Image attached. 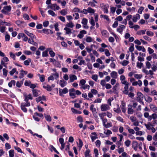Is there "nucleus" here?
Segmentation results:
<instances>
[{
  "label": "nucleus",
  "instance_id": "obj_1",
  "mask_svg": "<svg viewBox=\"0 0 157 157\" xmlns=\"http://www.w3.org/2000/svg\"><path fill=\"white\" fill-rule=\"evenodd\" d=\"M144 95L140 92H138L137 93V97L136 100L140 103H141L144 99Z\"/></svg>",
  "mask_w": 157,
  "mask_h": 157
},
{
  "label": "nucleus",
  "instance_id": "obj_2",
  "mask_svg": "<svg viewBox=\"0 0 157 157\" xmlns=\"http://www.w3.org/2000/svg\"><path fill=\"white\" fill-rule=\"evenodd\" d=\"M100 108L102 111H106L110 109L109 106L106 104H102Z\"/></svg>",
  "mask_w": 157,
  "mask_h": 157
},
{
  "label": "nucleus",
  "instance_id": "obj_3",
  "mask_svg": "<svg viewBox=\"0 0 157 157\" xmlns=\"http://www.w3.org/2000/svg\"><path fill=\"white\" fill-rule=\"evenodd\" d=\"M11 9V7L10 6H4L1 11L2 13L6 14L7 12L10 11Z\"/></svg>",
  "mask_w": 157,
  "mask_h": 157
},
{
  "label": "nucleus",
  "instance_id": "obj_4",
  "mask_svg": "<svg viewBox=\"0 0 157 157\" xmlns=\"http://www.w3.org/2000/svg\"><path fill=\"white\" fill-rule=\"evenodd\" d=\"M24 37V38H23V40L25 41H26L28 40V38L24 33H19L17 36V38L19 39L21 37Z\"/></svg>",
  "mask_w": 157,
  "mask_h": 157
},
{
  "label": "nucleus",
  "instance_id": "obj_5",
  "mask_svg": "<svg viewBox=\"0 0 157 157\" xmlns=\"http://www.w3.org/2000/svg\"><path fill=\"white\" fill-rule=\"evenodd\" d=\"M77 79L76 75H69V82H72Z\"/></svg>",
  "mask_w": 157,
  "mask_h": 157
},
{
  "label": "nucleus",
  "instance_id": "obj_6",
  "mask_svg": "<svg viewBox=\"0 0 157 157\" xmlns=\"http://www.w3.org/2000/svg\"><path fill=\"white\" fill-rule=\"evenodd\" d=\"M125 26L122 25H120L117 29V31L121 34L124 29H125Z\"/></svg>",
  "mask_w": 157,
  "mask_h": 157
},
{
  "label": "nucleus",
  "instance_id": "obj_7",
  "mask_svg": "<svg viewBox=\"0 0 157 157\" xmlns=\"http://www.w3.org/2000/svg\"><path fill=\"white\" fill-rule=\"evenodd\" d=\"M50 9L54 10H58L60 9V7L57 6L56 4H51Z\"/></svg>",
  "mask_w": 157,
  "mask_h": 157
},
{
  "label": "nucleus",
  "instance_id": "obj_8",
  "mask_svg": "<svg viewBox=\"0 0 157 157\" xmlns=\"http://www.w3.org/2000/svg\"><path fill=\"white\" fill-rule=\"evenodd\" d=\"M69 94L70 96H71V97L74 98L75 97V90L73 88L69 90Z\"/></svg>",
  "mask_w": 157,
  "mask_h": 157
},
{
  "label": "nucleus",
  "instance_id": "obj_9",
  "mask_svg": "<svg viewBox=\"0 0 157 157\" xmlns=\"http://www.w3.org/2000/svg\"><path fill=\"white\" fill-rule=\"evenodd\" d=\"M150 107L151 109L154 112L157 113V107L152 104H151Z\"/></svg>",
  "mask_w": 157,
  "mask_h": 157
},
{
  "label": "nucleus",
  "instance_id": "obj_10",
  "mask_svg": "<svg viewBox=\"0 0 157 157\" xmlns=\"http://www.w3.org/2000/svg\"><path fill=\"white\" fill-rule=\"evenodd\" d=\"M68 92V90L67 88H65L62 90L61 89L59 90V94L60 95H62L63 94H66Z\"/></svg>",
  "mask_w": 157,
  "mask_h": 157
},
{
  "label": "nucleus",
  "instance_id": "obj_11",
  "mask_svg": "<svg viewBox=\"0 0 157 157\" xmlns=\"http://www.w3.org/2000/svg\"><path fill=\"white\" fill-rule=\"evenodd\" d=\"M27 73V72L26 71H24L23 70H21V73H20L19 78H23L25 75H26Z\"/></svg>",
  "mask_w": 157,
  "mask_h": 157
},
{
  "label": "nucleus",
  "instance_id": "obj_12",
  "mask_svg": "<svg viewBox=\"0 0 157 157\" xmlns=\"http://www.w3.org/2000/svg\"><path fill=\"white\" fill-rule=\"evenodd\" d=\"M114 111L118 113H120L121 112V111L119 105H117L116 107L113 108Z\"/></svg>",
  "mask_w": 157,
  "mask_h": 157
},
{
  "label": "nucleus",
  "instance_id": "obj_13",
  "mask_svg": "<svg viewBox=\"0 0 157 157\" xmlns=\"http://www.w3.org/2000/svg\"><path fill=\"white\" fill-rule=\"evenodd\" d=\"M91 134L92 135H94V136H91L90 137L92 140V141L93 142H94V140L98 139V137H97V133L95 132H92L91 133Z\"/></svg>",
  "mask_w": 157,
  "mask_h": 157
},
{
  "label": "nucleus",
  "instance_id": "obj_14",
  "mask_svg": "<svg viewBox=\"0 0 157 157\" xmlns=\"http://www.w3.org/2000/svg\"><path fill=\"white\" fill-rule=\"evenodd\" d=\"M140 15L138 14H136L135 15L133 16L132 18L133 21L134 22H136L138 19L140 18Z\"/></svg>",
  "mask_w": 157,
  "mask_h": 157
},
{
  "label": "nucleus",
  "instance_id": "obj_15",
  "mask_svg": "<svg viewBox=\"0 0 157 157\" xmlns=\"http://www.w3.org/2000/svg\"><path fill=\"white\" fill-rule=\"evenodd\" d=\"M24 32L28 36L30 37L31 38H35V36L33 34L29 33V32L26 30H24Z\"/></svg>",
  "mask_w": 157,
  "mask_h": 157
},
{
  "label": "nucleus",
  "instance_id": "obj_16",
  "mask_svg": "<svg viewBox=\"0 0 157 157\" xmlns=\"http://www.w3.org/2000/svg\"><path fill=\"white\" fill-rule=\"evenodd\" d=\"M59 83L61 87H63L67 84V82L63 80H60Z\"/></svg>",
  "mask_w": 157,
  "mask_h": 157
},
{
  "label": "nucleus",
  "instance_id": "obj_17",
  "mask_svg": "<svg viewBox=\"0 0 157 157\" xmlns=\"http://www.w3.org/2000/svg\"><path fill=\"white\" fill-rule=\"evenodd\" d=\"M36 101L38 102L41 100H45L46 98L44 96H40L38 98H36Z\"/></svg>",
  "mask_w": 157,
  "mask_h": 157
},
{
  "label": "nucleus",
  "instance_id": "obj_18",
  "mask_svg": "<svg viewBox=\"0 0 157 157\" xmlns=\"http://www.w3.org/2000/svg\"><path fill=\"white\" fill-rule=\"evenodd\" d=\"M136 48L139 51H142L143 52H144L146 50L143 46H136Z\"/></svg>",
  "mask_w": 157,
  "mask_h": 157
},
{
  "label": "nucleus",
  "instance_id": "obj_19",
  "mask_svg": "<svg viewBox=\"0 0 157 157\" xmlns=\"http://www.w3.org/2000/svg\"><path fill=\"white\" fill-rule=\"evenodd\" d=\"M101 34L103 36L106 37L108 36L109 33L105 30H103L101 31Z\"/></svg>",
  "mask_w": 157,
  "mask_h": 157
},
{
  "label": "nucleus",
  "instance_id": "obj_20",
  "mask_svg": "<svg viewBox=\"0 0 157 157\" xmlns=\"http://www.w3.org/2000/svg\"><path fill=\"white\" fill-rule=\"evenodd\" d=\"M111 76L113 78H116L117 76V74L116 72L115 71H113L110 73Z\"/></svg>",
  "mask_w": 157,
  "mask_h": 157
},
{
  "label": "nucleus",
  "instance_id": "obj_21",
  "mask_svg": "<svg viewBox=\"0 0 157 157\" xmlns=\"http://www.w3.org/2000/svg\"><path fill=\"white\" fill-rule=\"evenodd\" d=\"M44 115L46 121L49 122L51 121L52 119L50 115L44 114Z\"/></svg>",
  "mask_w": 157,
  "mask_h": 157
},
{
  "label": "nucleus",
  "instance_id": "obj_22",
  "mask_svg": "<svg viewBox=\"0 0 157 157\" xmlns=\"http://www.w3.org/2000/svg\"><path fill=\"white\" fill-rule=\"evenodd\" d=\"M60 13L63 15H65L67 13V10L65 9L60 11Z\"/></svg>",
  "mask_w": 157,
  "mask_h": 157
},
{
  "label": "nucleus",
  "instance_id": "obj_23",
  "mask_svg": "<svg viewBox=\"0 0 157 157\" xmlns=\"http://www.w3.org/2000/svg\"><path fill=\"white\" fill-rule=\"evenodd\" d=\"M132 107H128V113L129 114H132L134 113V110Z\"/></svg>",
  "mask_w": 157,
  "mask_h": 157
},
{
  "label": "nucleus",
  "instance_id": "obj_24",
  "mask_svg": "<svg viewBox=\"0 0 157 157\" xmlns=\"http://www.w3.org/2000/svg\"><path fill=\"white\" fill-rule=\"evenodd\" d=\"M49 50V48L47 49L46 51L43 52L42 56L43 57H47L48 56V52Z\"/></svg>",
  "mask_w": 157,
  "mask_h": 157
},
{
  "label": "nucleus",
  "instance_id": "obj_25",
  "mask_svg": "<svg viewBox=\"0 0 157 157\" xmlns=\"http://www.w3.org/2000/svg\"><path fill=\"white\" fill-rule=\"evenodd\" d=\"M43 87L44 88L46 89L48 91H51L52 90L51 86L49 85L44 86Z\"/></svg>",
  "mask_w": 157,
  "mask_h": 157
},
{
  "label": "nucleus",
  "instance_id": "obj_26",
  "mask_svg": "<svg viewBox=\"0 0 157 157\" xmlns=\"http://www.w3.org/2000/svg\"><path fill=\"white\" fill-rule=\"evenodd\" d=\"M64 30L66 31V34H70L71 33V30L68 27H65L64 28Z\"/></svg>",
  "mask_w": 157,
  "mask_h": 157
},
{
  "label": "nucleus",
  "instance_id": "obj_27",
  "mask_svg": "<svg viewBox=\"0 0 157 157\" xmlns=\"http://www.w3.org/2000/svg\"><path fill=\"white\" fill-rule=\"evenodd\" d=\"M94 105L93 104H91L90 106V109L92 111V113L95 112L96 111V109L94 107Z\"/></svg>",
  "mask_w": 157,
  "mask_h": 157
},
{
  "label": "nucleus",
  "instance_id": "obj_28",
  "mask_svg": "<svg viewBox=\"0 0 157 157\" xmlns=\"http://www.w3.org/2000/svg\"><path fill=\"white\" fill-rule=\"evenodd\" d=\"M31 61V59L29 58L27 60H26L24 62V63L25 65L28 66L29 65Z\"/></svg>",
  "mask_w": 157,
  "mask_h": 157
},
{
  "label": "nucleus",
  "instance_id": "obj_29",
  "mask_svg": "<svg viewBox=\"0 0 157 157\" xmlns=\"http://www.w3.org/2000/svg\"><path fill=\"white\" fill-rule=\"evenodd\" d=\"M146 30H141L138 31L137 32L136 34L139 35H143L145 34Z\"/></svg>",
  "mask_w": 157,
  "mask_h": 157
},
{
  "label": "nucleus",
  "instance_id": "obj_30",
  "mask_svg": "<svg viewBox=\"0 0 157 157\" xmlns=\"http://www.w3.org/2000/svg\"><path fill=\"white\" fill-rule=\"evenodd\" d=\"M14 152L13 150H10L9 151V155L10 157H13Z\"/></svg>",
  "mask_w": 157,
  "mask_h": 157
},
{
  "label": "nucleus",
  "instance_id": "obj_31",
  "mask_svg": "<svg viewBox=\"0 0 157 157\" xmlns=\"http://www.w3.org/2000/svg\"><path fill=\"white\" fill-rule=\"evenodd\" d=\"M71 109L72 112L74 113L81 114L82 113V112L81 111H78V110L74 109V108H71Z\"/></svg>",
  "mask_w": 157,
  "mask_h": 157
},
{
  "label": "nucleus",
  "instance_id": "obj_32",
  "mask_svg": "<svg viewBox=\"0 0 157 157\" xmlns=\"http://www.w3.org/2000/svg\"><path fill=\"white\" fill-rule=\"evenodd\" d=\"M144 125L146 127L147 129L150 130L151 129V126L152 125L151 124L150 122H148L147 124H144Z\"/></svg>",
  "mask_w": 157,
  "mask_h": 157
},
{
  "label": "nucleus",
  "instance_id": "obj_33",
  "mask_svg": "<svg viewBox=\"0 0 157 157\" xmlns=\"http://www.w3.org/2000/svg\"><path fill=\"white\" fill-rule=\"evenodd\" d=\"M86 81L84 79H82L80 80L79 82V86H82L83 85H85L86 83Z\"/></svg>",
  "mask_w": 157,
  "mask_h": 157
},
{
  "label": "nucleus",
  "instance_id": "obj_34",
  "mask_svg": "<svg viewBox=\"0 0 157 157\" xmlns=\"http://www.w3.org/2000/svg\"><path fill=\"white\" fill-rule=\"evenodd\" d=\"M15 83V81L13 80H12L10 82L8 83V85L9 86L11 87L13 85H14Z\"/></svg>",
  "mask_w": 157,
  "mask_h": 157
},
{
  "label": "nucleus",
  "instance_id": "obj_35",
  "mask_svg": "<svg viewBox=\"0 0 157 157\" xmlns=\"http://www.w3.org/2000/svg\"><path fill=\"white\" fill-rule=\"evenodd\" d=\"M86 40L87 42H90L93 41V39L91 37L86 36Z\"/></svg>",
  "mask_w": 157,
  "mask_h": 157
},
{
  "label": "nucleus",
  "instance_id": "obj_36",
  "mask_svg": "<svg viewBox=\"0 0 157 157\" xmlns=\"http://www.w3.org/2000/svg\"><path fill=\"white\" fill-rule=\"evenodd\" d=\"M66 26L68 27L72 28L74 27V25L72 21H70L66 24Z\"/></svg>",
  "mask_w": 157,
  "mask_h": 157
},
{
  "label": "nucleus",
  "instance_id": "obj_37",
  "mask_svg": "<svg viewBox=\"0 0 157 157\" xmlns=\"http://www.w3.org/2000/svg\"><path fill=\"white\" fill-rule=\"evenodd\" d=\"M50 150L51 151H52V150L56 152L57 154H59V152L56 150V148L53 147L52 145L50 146Z\"/></svg>",
  "mask_w": 157,
  "mask_h": 157
},
{
  "label": "nucleus",
  "instance_id": "obj_38",
  "mask_svg": "<svg viewBox=\"0 0 157 157\" xmlns=\"http://www.w3.org/2000/svg\"><path fill=\"white\" fill-rule=\"evenodd\" d=\"M61 34V33H57V35L58 36L57 38V39H60L61 40H64V38L63 37H62L60 35Z\"/></svg>",
  "mask_w": 157,
  "mask_h": 157
},
{
  "label": "nucleus",
  "instance_id": "obj_39",
  "mask_svg": "<svg viewBox=\"0 0 157 157\" xmlns=\"http://www.w3.org/2000/svg\"><path fill=\"white\" fill-rule=\"evenodd\" d=\"M131 143V141L129 140H128L125 142L124 144L127 147H128L130 146Z\"/></svg>",
  "mask_w": 157,
  "mask_h": 157
},
{
  "label": "nucleus",
  "instance_id": "obj_40",
  "mask_svg": "<svg viewBox=\"0 0 157 157\" xmlns=\"http://www.w3.org/2000/svg\"><path fill=\"white\" fill-rule=\"evenodd\" d=\"M129 62L126 60H124L123 62H121V64L123 66H126L128 64Z\"/></svg>",
  "mask_w": 157,
  "mask_h": 157
},
{
  "label": "nucleus",
  "instance_id": "obj_41",
  "mask_svg": "<svg viewBox=\"0 0 157 157\" xmlns=\"http://www.w3.org/2000/svg\"><path fill=\"white\" fill-rule=\"evenodd\" d=\"M88 13H94L95 12L94 10L90 7H89L88 8Z\"/></svg>",
  "mask_w": 157,
  "mask_h": 157
},
{
  "label": "nucleus",
  "instance_id": "obj_42",
  "mask_svg": "<svg viewBox=\"0 0 157 157\" xmlns=\"http://www.w3.org/2000/svg\"><path fill=\"white\" fill-rule=\"evenodd\" d=\"M78 140L79 141V144L78 145V147L80 149L83 145V142L80 139H79Z\"/></svg>",
  "mask_w": 157,
  "mask_h": 157
},
{
  "label": "nucleus",
  "instance_id": "obj_43",
  "mask_svg": "<svg viewBox=\"0 0 157 157\" xmlns=\"http://www.w3.org/2000/svg\"><path fill=\"white\" fill-rule=\"evenodd\" d=\"M28 42L29 43L35 45V44L36 43L33 40V38H31V39L29 38L28 40Z\"/></svg>",
  "mask_w": 157,
  "mask_h": 157
},
{
  "label": "nucleus",
  "instance_id": "obj_44",
  "mask_svg": "<svg viewBox=\"0 0 157 157\" xmlns=\"http://www.w3.org/2000/svg\"><path fill=\"white\" fill-rule=\"evenodd\" d=\"M137 105V103L136 102H133L132 105H128V106H130L131 107H133L134 108H135L136 107Z\"/></svg>",
  "mask_w": 157,
  "mask_h": 157
},
{
  "label": "nucleus",
  "instance_id": "obj_45",
  "mask_svg": "<svg viewBox=\"0 0 157 157\" xmlns=\"http://www.w3.org/2000/svg\"><path fill=\"white\" fill-rule=\"evenodd\" d=\"M33 92V95L35 97H37L38 96V93L36 90L33 89L32 90Z\"/></svg>",
  "mask_w": 157,
  "mask_h": 157
},
{
  "label": "nucleus",
  "instance_id": "obj_46",
  "mask_svg": "<svg viewBox=\"0 0 157 157\" xmlns=\"http://www.w3.org/2000/svg\"><path fill=\"white\" fill-rule=\"evenodd\" d=\"M82 23L84 25H86L87 23V20L86 19L84 18L82 19Z\"/></svg>",
  "mask_w": 157,
  "mask_h": 157
},
{
  "label": "nucleus",
  "instance_id": "obj_47",
  "mask_svg": "<svg viewBox=\"0 0 157 157\" xmlns=\"http://www.w3.org/2000/svg\"><path fill=\"white\" fill-rule=\"evenodd\" d=\"M92 78L95 81H97L98 78V76L96 75H93L92 76Z\"/></svg>",
  "mask_w": 157,
  "mask_h": 157
},
{
  "label": "nucleus",
  "instance_id": "obj_48",
  "mask_svg": "<svg viewBox=\"0 0 157 157\" xmlns=\"http://www.w3.org/2000/svg\"><path fill=\"white\" fill-rule=\"evenodd\" d=\"M134 76L136 78L138 79H140L142 77V75H141L135 74Z\"/></svg>",
  "mask_w": 157,
  "mask_h": 157
},
{
  "label": "nucleus",
  "instance_id": "obj_49",
  "mask_svg": "<svg viewBox=\"0 0 157 157\" xmlns=\"http://www.w3.org/2000/svg\"><path fill=\"white\" fill-rule=\"evenodd\" d=\"M90 152V150L89 149L86 150V151L85 152V156L86 157L89 155V153Z\"/></svg>",
  "mask_w": 157,
  "mask_h": 157
},
{
  "label": "nucleus",
  "instance_id": "obj_50",
  "mask_svg": "<svg viewBox=\"0 0 157 157\" xmlns=\"http://www.w3.org/2000/svg\"><path fill=\"white\" fill-rule=\"evenodd\" d=\"M146 34L148 36H153L154 34L153 32L149 31H147Z\"/></svg>",
  "mask_w": 157,
  "mask_h": 157
},
{
  "label": "nucleus",
  "instance_id": "obj_51",
  "mask_svg": "<svg viewBox=\"0 0 157 157\" xmlns=\"http://www.w3.org/2000/svg\"><path fill=\"white\" fill-rule=\"evenodd\" d=\"M10 55L11 57L13 58L14 60H15V55L11 52H10Z\"/></svg>",
  "mask_w": 157,
  "mask_h": 157
},
{
  "label": "nucleus",
  "instance_id": "obj_52",
  "mask_svg": "<svg viewBox=\"0 0 157 157\" xmlns=\"http://www.w3.org/2000/svg\"><path fill=\"white\" fill-rule=\"evenodd\" d=\"M78 64L80 65H86V62L85 60L82 59V60L80 61V62L78 63Z\"/></svg>",
  "mask_w": 157,
  "mask_h": 157
},
{
  "label": "nucleus",
  "instance_id": "obj_53",
  "mask_svg": "<svg viewBox=\"0 0 157 157\" xmlns=\"http://www.w3.org/2000/svg\"><path fill=\"white\" fill-rule=\"evenodd\" d=\"M48 12L49 14L51 15L52 16H54L56 15L54 12L52 10H49Z\"/></svg>",
  "mask_w": 157,
  "mask_h": 157
},
{
  "label": "nucleus",
  "instance_id": "obj_54",
  "mask_svg": "<svg viewBox=\"0 0 157 157\" xmlns=\"http://www.w3.org/2000/svg\"><path fill=\"white\" fill-rule=\"evenodd\" d=\"M90 59L92 62H94L95 61V59L94 56L91 53L90 54Z\"/></svg>",
  "mask_w": 157,
  "mask_h": 157
},
{
  "label": "nucleus",
  "instance_id": "obj_55",
  "mask_svg": "<svg viewBox=\"0 0 157 157\" xmlns=\"http://www.w3.org/2000/svg\"><path fill=\"white\" fill-rule=\"evenodd\" d=\"M102 8L103 9V10L105 13H108V9L105 7V5H103V6H101Z\"/></svg>",
  "mask_w": 157,
  "mask_h": 157
},
{
  "label": "nucleus",
  "instance_id": "obj_56",
  "mask_svg": "<svg viewBox=\"0 0 157 157\" xmlns=\"http://www.w3.org/2000/svg\"><path fill=\"white\" fill-rule=\"evenodd\" d=\"M73 12H78L81 13V11L80 10L77 8H75L73 10Z\"/></svg>",
  "mask_w": 157,
  "mask_h": 157
},
{
  "label": "nucleus",
  "instance_id": "obj_57",
  "mask_svg": "<svg viewBox=\"0 0 157 157\" xmlns=\"http://www.w3.org/2000/svg\"><path fill=\"white\" fill-rule=\"evenodd\" d=\"M49 21H46L43 22V25L44 27H47L49 25Z\"/></svg>",
  "mask_w": 157,
  "mask_h": 157
},
{
  "label": "nucleus",
  "instance_id": "obj_58",
  "mask_svg": "<svg viewBox=\"0 0 157 157\" xmlns=\"http://www.w3.org/2000/svg\"><path fill=\"white\" fill-rule=\"evenodd\" d=\"M10 38V36L8 34H6L5 36V40L6 41H8L9 40Z\"/></svg>",
  "mask_w": 157,
  "mask_h": 157
},
{
  "label": "nucleus",
  "instance_id": "obj_59",
  "mask_svg": "<svg viewBox=\"0 0 157 157\" xmlns=\"http://www.w3.org/2000/svg\"><path fill=\"white\" fill-rule=\"evenodd\" d=\"M137 65L136 66L137 67L141 68L143 65V63L141 62H138L136 63Z\"/></svg>",
  "mask_w": 157,
  "mask_h": 157
},
{
  "label": "nucleus",
  "instance_id": "obj_60",
  "mask_svg": "<svg viewBox=\"0 0 157 157\" xmlns=\"http://www.w3.org/2000/svg\"><path fill=\"white\" fill-rule=\"evenodd\" d=\"M24 53L27 55H30L32 54V53L30 51L28 50L24 51L23 52Z\"/></svg>",
  "mask_w": 157,
  "mask_h": 157
},
{
  "label": "nucleus",
  "instance_id": "obj_61",
  "mask_svg": "<svg viewBox=\"0 0 157 157\" xmlns=\"http://www.w3.org/2000/svg\"><path fill=\"white\" fill-rule=\"evenodd\" d=\"M49 53L52 57H53L55 56V53L52 50H50L49 51Z\"/></svg>",
  "mask_w": 157,
  "mask_h": 157
},
{
  "label": "nucleus",
  "instance_id": "obj_62",
  "mask_svg": "<svg viewBox=\"0 0 157 157\" xmlns=\"http://www.w3.org/2000/svg\"><path fill=\"white\" fill-rule=\"evenodd\" d=\"M130 119L132 122H134L136 120V118L135 117L132 116L130 117Z\"/></svg>",
  "mask_w": 157,
  "mask_h": 157
},
{
  "label": "nucleus",
  "instance_id": "obj_63",
  "mask_svg": "<svg viewBox=\"0 0 157 157\" xmlns=\"http://www.w3.org/2000/svg\"><path fill=\"white\" fill-rule=\"evenodd\" d=\"M16 69L15 68H14L12 69V70L10 72V74L12 75H13L15 72H16Z\"/></svg>",
  "mask_w": 157,
  "mask_h": 157
},
{
  "label": "nucleus",
  "instance_id": "obj_64",
  "mask_svg": "<svg viewBox=\"0 0 157 157\" xmlns=\"http://www.w3.org/2000/svg\"><path fill=\"white\" fill-rule=\"evenodd\" d=\"M151 157H157V153L151 152Z\"/></svg>",
  "mask_w": 157,
  "mask_h": 157
}]
</instances>
